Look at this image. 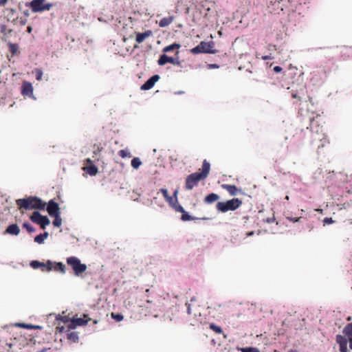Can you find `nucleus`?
Masks as SVG:
<instances>
[{"mask_svg":"<svg viewBox=\"0 0 352 352\" xmlns=\"http://www.w3.org/2000/svg\"><path fill=\"white\" fill-rule=\"evenodd\" d=\"M210 170V163L206 160H204L201 173L196 172L187 176L185 183L186 189L190 190L195 186H197L199 181L204 180L208 177Z\"/></svg>","mask_w":352,"mask_h":352,"instance_id":"nucleus-1","label":"nucleus"},{"mask_svg":"<svg viewBox=\"0 0 352 352\" xmlns=\"http://www.w3.org/2000/svg\"><path fill=\"white\" fill-rule=\"evenodd\" d=\"M16 204L20 210H44L46 204L40 198L37 197L30 196L28 198L19 199L16 201Z\"/></svg>","mask_w":352,"mask_h":352,"instance_id":"nucleus-2","label":"nucleus"},{"mask_svg":"<svg viewBox=\"0 0 352 352\" xmlns=\"http://www.w3.org/2000/svg\"><path fill=\"white\" fill-rule=\"evenodd\" d=\"M320 122L321 118L320 116L310 120L309 128L311 131L312 143L322 142L326 139V134L324 132L323 126L320 125Z\"/></svg>","mask_w":352,"mask_h":352,"instance_id":"nucleus-3","label":"nucleus"},{"mask_svg":"<svg viewBox=\"0 0 352 352\" xmlns=\"http://www.w3.org/2000/svg\"><path fill=\"white\" fill-rule=\"evenodd\" d=\"M343 333L344 336L337 335L336 342L340 346V352H348V342L349 343V348L352 350V323H349L344 327Z\"/></svg>","mask_w":352,"mask_h":352,"instance_id":"nucleus-4","label":"nucleus"},{"mask_svg":"<svg viewBox=\"0 0 352 352\" xmlns=\"http://www.w3.org/2000/svg\"><path fill=\"white\" fill-rule=\"evenodd\" d=\"M91 320L88 316L84 314V318H72L69 324L67 326H58L56 330L59 333H63V331H69L72 329H75L77 326H84L87 324L89 321Z\"/></svg>","mask_w":352,"mask_h":352,"instance_id":"nucleus-5","label":"nucleus"},{"mask_svg":"<svg viewBox=\"0 0 352 352\" xmlns=\"http://www.w3.org/2000/svg\"><path fill=\"white\" fill-rule=\"evenodd\" d=\"M242 204V201L239 198H233L226 201H220L217 204L216 208L218 211L227 212L230 210L238 209Z\"/></svg>","mask_w":352,"mask_h":352,"instance_id":"nucleus-6","label":"nucleus"},{"mask_svg":"<svg viewBox=\"0 0 352 352\" xmlns=\"http://www.w3.org/2000/svg\"><path fill=\"white\" fill-rule=\"evenodd\" d=\"M67 264L71 266L76 276H79L86 271L87 265L80 263V261L75 256H70L67 258Z\"/></svg>","mask_w":352,"mask_h":352,"instance_id":"nucleus-7","label":"nucleus"},{"mask_svg":"<svg viewBox=\"0 0 352 352\" xmlns=\"http://www.w3.org/2000/svg\"><path fill=\"white\" fill-rule=\"evenodd\" d=\"M46 0H32L30 3V7L33 12H41L45 10H50L52 3H44Z\"/></svg>","mask_w":352,"mask_h":352,"instance_id":"nucleus-8","label":"nucleus"},{"mask_svg":"<svg viewBox=\"0 0 352 352\" xmlns=\"http://www.w3.org/2000/svg\"><path fill=\"white\" fill-rule=\"evenodd\" d=\"M30 220L41 226L42 229H45L47 226L50 223V219L46 216L42 215L39 212L35 211L30 216Z\"/></svg>","mask_w":352,"mask_h":352,"instance_id":"nucleus-9","label":"nucleus"},{"mask_svg":"<svg viewBox=\"0 0 352 352\" xmlns=\"http://www.w3.org/2000/svg\"><path fill=\"white\" fill-rule=\"evenodd\" d=\"M30 266L34 269H38L39 267L42 268V271L43 272H50L52 270L53 262L51 261H47L45 263H41L38 261H32L30 263Z\"/></svg>","mask_w":352,"mask_h":352,"instance_id":"nucleus-10","label":"nucleus"},{"mask_svg":"<svg viewBox=\"0 0 352 352\" xmlns=\"http://www.w3.org/2000/svg\"><path fill=\"white\" fill-rule=\"evenodd\" d=\"M214 46V43L212 41H210V42L201 41L200 43V47H201L202 53L216 54L217 52V50H213Z\"/></svg>","mask_w":352,"mask_h":352,"instance_id":"nucleus-11","label":"nucleus"},{"mask_svg":"<svg viewBox=\"0 0 352 352\" xmlns=\"http://www.w3.org/2000/svg\"><path fill=\"white\" fill-rule=\"evenodd\" d=\"M47 211L51 217L56 215V214H60L58 204L52 199L47 204Z\"/></svg>","mask_w":352,"mask_h":352,"instance_id":"nucleus-12","label":"nucleus"},{"mask_svg":"<svg viewBox=\"0 0 352 352\" xmlns=\"http://www.w3.org/2000/svg\"><path fill=\"white\" fill-rule=\"evenodd\" d=\"M157 62H158V64L160 65H164L167 63H172L174 65L179 64V62L178 60H175L172 57H168L166 54L162 55Z\"/></svg>","mask_w":352,"mask_h":352,"instance_id":"nucleus-13","label":"nucleus"},{"mask_svg":"<svg viewBox=\"0 0 352 352\" xmlns=\"http://www.w3.org/2000/svg\"><path fill=\"white\" fill-rule=\"evenodd\" d=\"M21 94L23 96H30L33 94V87L30 82H23L21 87Z\"/></svg>","mask_w":352,"mask_h":352,"instance_id":"nucleus-14","label":"nucleus"},{"mask_svg":"<svg viewBox=\"0 0 352 352\" xmlns=\"http://www.w3.org/2000/svg\"><path fill=\"white\" fill-rule=\"evenodd\" d=\"M19 232H20L19 227L16 224L13 223L7 227V228L6 229V230L4 232V234H8L16 236L19 234Z\"/></svg>","mask_w":352,"mask_h":352,"instance_id":"nucleus-15","label":"nucleus"},{"mask_svg":"<svg viewBox=\"0 0 352 352\" xmlns=\"http://www.w3.org/2000/svg\"><path fill=\"white\" fill-rule=\"evenodd\" d=\"M221 187L223 189L226 190L232 196L236 195L237 192L239 191V190L235 185L224 184L221 185Z\"/></svg>","mask_w":352,"mask_h":352,"instance_id":"nucleus-16","label":"nucleus"},{"mask_svg":"<svg viewBox=\"0 0 352 352\" xmlns=\"http://www.w3.org/2000/svg\"><path fill=\"white\" fill-rule=\"evenodd\" d=\"M8 46L9 47V51L12 54V56L19 55L20 52L19 51V45L16 43H12L11 42L8 43Z\"/></svg>","mask_w":352,"mask_h":352,"instance_id":"nucleus-17","label":"nucleus"},{"mask_svg":"<svg viewBox=\"0 0 352 352\" xmlns=\"http://www.w3.org/2000/svg\"><path fill=\"white\" fill-rule=\"evenodd\" d=\"M219 199V196L215 193H210L204 198V202L206 204H212Z\"/></svg>","mask_w":352,"mask_h":352,"instance_id":"nucleus-18","label":"nucleus"},{"mask_svg":"<svg viewBox=\"0 0 352 352\" xmlns=\"http://www.w3.org/2000/svg\"><path fill=\"white\" fill-rule=\"evenodd\" d=\"M154 86V76H152L150 77V78L144 83L143 84L140 89L143 91L148 90L151 89Z\"/></svg>","mask_w":352,"mask_h":352,"instance_id":"nucleus-19","label":"nucleus"},{"mask_svg":"<svg viewBox=\"0 0 352 352\" xmlns=\"http://www.w3.org/2000/svg\"><path fill=\"white\" fill-rule=\"evenodd\" d=\"M67 333V338L68 340H69L71 342H78V335L77 332L75 331H65Z\"/></svg>","mask_w":352,"mask_h":352,"instance_id":"nucleus-20","label":"nucleus"},{"mask_svg":"<svg viewBox=\"0 0 352 352\" xmlns=\"http://www.w3.org/2000/svg\"><path fill=\"white\" fill-rule=\"evenodd\" d=\"M83 170L90 175H96L98 173V168L94 164L88 165L84 167Z\"/></svg>","mask_w":352,"mask_h":352,"instance_id":"nucleus-21","label":"nucleus"},{"mask_svg":"<svg viewBox=\"0 0 352 352\" xmlns=\"http://www.w3.org/2000/svg\"><path fill=\"white\" fill-rule=\"evenodd\" d=\"M151 32L150 31H148V32H145L143 33L137 34L136 38H135L136 42L138 43L143 42L146 39V38H147L148 36H149L151 35Z\"/></svg>","mask_w":352,"mask_h":352,"instance_id":"nucleus-22","label":"nucleus"},{"mask_svg":"<svg viewBox=\"0 0 352 352\" xmlns=\"http://www.w3.org/2000/svg\"><path fill=\"white\" fill-rule=\"evenodd\" d=\"M52 270L56 272H65V265L63 263H53Z\"/></svg>","mask_w":352,"mask_h":352,"instance_id":"nucleus-23","label":"nucleus"},{"mask_svg":"<svg viewBox=\"0 0 352 352\" xmlns=\"http://www.w3.org/2000/svg\"><path fill=\"white\" fill-rule=\"evenodd\" d=\"M149 197H146V195L143 194L141 195V199L143 202V204L146 206H151L153 203V199H154V197L153 195H148Z\"/></svg>","mask_w":352,"mask_h":352,"instance_id":"nucleus-24","label":"nucleus"},{"mask_svg":"<svg viewBox=\"0 0 352 352\" xmlns=\"http://www.w3.org/2000/svg\"><path fill=\"white\" fill-rule=\"evenodd\" d=\"M48 236V233L45 232L43 234H40L34 238V241L37 243L41 244L44 242V240Z\"/></svg>","mask_w":352,"mask_h":352,"instance_id":"nucleus-25","label":"nucleus"},{"mask_svg":"<svg viewBox=\"0 0 352 352\" xmlns=\"http://www.w3.org/2000/svg\"><path fill=\"white\" fill-rule=\"evenodd\" d=\"M173 16H170L168 18H163L159 23L160 27H166L169 24H170L173 20Z\"/></svg>","mask_w":352,"mask_h":352,"instance_id":"nucleus-26","label":"nucleus"},{"mask_svg":"<svg viewBox=\"0 0 352 352\" xmlns=\"http://www.w3.org/2000/svg\"><path fill=\"white\" fill-rule=\"evenodd\" d=\"M57 320H60L64 323L63 326H67L72 320V318L69 316H61L58 315L56 318Z\"/></svg>","mask_w":352,"mask_h":352,"instance_id":"nucleus-27","label":"nucleus"},{"mask_svg":"<svg viewBox=\"0 0 352 352\" xmlns=\"http://www.w3.org/2000/svg\"><path fill=\"white\" fill-rule=\"evenodd\" d=\"M60 214H56V215L52 216L53 217H54V219L52 223L55 227L59 228L62 225V219H61Z\"/></svg>","mask_w":352,"mask_h":352,"instance_id":"nucleus-28","label":"nucleus"},{"mask_svg":"<svg viewBox=\"0 0 352 352\" xmlns=\"http://www.w3.org/2000/svg\"><path fill=\"white\" fill-rule=\"evenodd\" d=\"M103 150V147L101 146L100 144H95L93 146V153L94 155L97 156L99 155L100 152Z\"/></svg>","mask_w":352,"mask_h":352,"instance_id":"nucleus-29","label":"nucleus"},{"mask_svg":"<svg viewBox=\"0 0 352 352\" xmlns=\"http://www.w3.org/2000/svg\"><path fill=\"white\" fill-rule=\"evenodd\" d=\"M180 47V45L177 43H173L172 45H170L168 46H166L164 48L163 51L164 52H168L170 51H173L176 49H179Z\"/></svg>","mask_w":352,"mask_h":352,"instance_id":"nucleus-30","label":"nucleus"},{"mask_svg":"<svg viewBox=\"0 0 352 352\" xmlns=\"http://www.w3.org/2000/svg\"><path fill=\"white\" fill-rule=\"evenodd\" d=\"M177 191L175 190V192H174L173 196H170L167 199H166L168 202V204H170V206L171 207L177 201Z\"/></svg>","mask_w":352,"mask_h":352,"instance_id":"nucleus-31","label":"nucleus"},{"mask_svg":"<svg viewBox=\"0 0 352 352\" xmlns=\"http://www.w3.org/2000/svg\"><path fill=\"white\" fill-rule=\"evenodd\" d=\"M118 155L122 158L131 157V156H132L131 153L128 150H126V149L119 151Z\"/></svg>","mask_w":352,"mask_h":352,"instance_id":"nucleus-32","label":"nucleus"},{"mask_svg":"<svg viewBox=\"0 0 352 352\" xmlns=\"http://www.w3.org/2000/svg\"><path fill=\"white\" fill-rule=\"evenodd\" d=\"M141 161L140 160V159L138 157H134L132 160H131V166L133 168L135 169H137L140 167V166L141 165Z\"/></svg>","mask_w":352,"mask_h":352,"instance_id":"nucleus-33","label":"nucleus"},{"mask_svg":"<svg viewBox=\"0 0 352 352\" xmlns=\"http://www.w3.org/2000/svg\"><path fill=\"white\" fill-rule=\"evenodd\" d=\"M210 329L211 330H212L213 331H214L215 333H219V334H221L223 333L222 329L220 327L217 326L214 323H211L210 324Z\"/></svg>","mask_w":352,"mask_h":352,"instance_id":"nucleus-34","label":"nucleus"},{"mask_svg":"<svg viewBox=\"0 0 352 352\" xmlns=\"http://www.w3.org/2000/svg\"><path fill=\"white\" fill-rule=\"evenodd\" d=\"M239 350L241 351V352H260V351L257 348L252 346L241 348L239 349Z\"/></svg>","mask_w":352,"mask_h":352,"instance_id":"nucleus-35","label":"nucleus"},{"mask_svg":"<svg viewBox=\"0 0 352 352\" xmlns=\"http://www.w3.org/2000/svg\"><path fill=\"white\" fill-rule=\"evenodd\" d=\"M111 316L113 319L116 320L117 322H120L124 319V316L120 314H116L112 312Z\"/></svg>","mask_w":352,"mask_h":352,"instance_id":"nucleus-36","label":"nucleus"},{"mask_svg":"<svg viewBox=\"0 0 352 352\" xmlns=\"http://www.w3.org/2000/svg\"><path fill=\"white\" fill-rule=\"evenodd\" d=\"M172 208L177 212H184V208L178 203V201L174 204Z\"/></svg>","mask_w":352,"mask_h":352,"instance_id":"nucleus-37","label":"nucleus"},{"mask_svg":"<svg viewBox=\"0 0 352 352\" xmlns=\"http://www.w3.org/2000/svg\"><path fill=\"white\" fill-rule=\"evenodd\" d=\"M16 326L23 327L27 329H32L35 328H38V327H34L32 324H25V323H16Z\"/></svg>","mask_w":352,"mask_h":352,"instance_id":"nucleus-38","label":"nucleus"},{"mask_svg":"<svg viewBox=\"0 0 352 352\" xmlns=\"http://www.w3.org/2000/svg\"><path fill=\"white\" fill-rule=\"evenodd\" d=\"M182 220L183 221H190V220H194L195 219V217H191L190 215H189L185 210H184V212H182Z\"/></svg>","mask_w":352,"mask_h":352,"instance_id":"nucleus-39","label":"nucleus"},{"mask_svg":"<svg viewBox=\"0 0 352 352\" xmlns=\"http://www.w3.org/2000/svg\"><path fill=\"white\" fill-rule=\"evenodd\" d=\"M190 52L193 54H198L202 53L201 47H200V43L197 46L192 48L190 50Z\"/></svg>","mask_w":352,"mask_h":352,"instance_id":"nucleus-40","label":"nucleus"},{"mask_svg":"<svg viewBox=\"0 0 352 352\" xmlns=\"http://www.w3.org/2000/svg\"><path fill=\"white\" fill-rule=\"evenodd\" d=\"M23 228H25L27 231L30 233L35 232L34 228H33L30 224L28 223H24L23 225Z\"/></svg>","mask_w":352,"mask_h":352,"instance_id":"nucleus-41","label":"nucleus"},{"mask_svg":"<svg viewBox=\"0 0 352 352\" xmlns=\"http://www.w3.org/2000/svg\"><path fill=\"white\" fill-rule=\"evenodd\" d=\"M35 74H36V78L37 80H41L42 76H43V72L41 69H35Z\"/></svg>","mask_w":352,"mask_h":352,"instance_id":"nucleus-42","label":"nucleus"},{"mask_svg":"<svg viewBox=\"0 0 352 352\" xmlns=\"http://www.w3.org/2000/svg\"><path fill=\"white\" fill-rule=\"evenodd\" d=\"M324 225L331 224L334 223V221L331 217H325L323 220Z\"/></svg>","mask_w":352,"mask_h":352,"instance_id":"nucleus-43","label":"nucleus"},{"mask_svg":"<svg viewBox=\"0 0 352 352\" xmlns=\"http://www.w3.org/2000/svg\"><path fill=\"white\" fill-rule=\"evenodd\" d=\"M161 192H162L166 199H167L170 197L168 196V190L166 189H161Z\"/></svg>","mask_w":352,"mask_h":352,"instance_id":"nucleus-44","label":"nucleus"},{"mask_svg":"<svg viewBox=\"0 0 352 352\" xmlns=\"http://www.w3.org/2000/svg\"><path fill=\"white\" fill-rule=\"evenodd\" d=\"M273 70L276 72V73H279L280 72H282L283 69L280 66H275L273 69Z\"/></svg>","mask_w":352,"mask_h":352,"instance_id":"nucleus-45","label":"nucleus"},{"mask_svg":"<svg viewBox=\"0 0 352 352\" xmlns=\"http://www.w3.org/2000/svg\"><path fill=\"white\" fill-rule=\"evenodd\" d=\"M261 58H262L263 60H266L272 59V56H271V55H266V56H263L261 57Z\"/></svg>","mask_w":352,"mask_h":352,"instance_id":"nucleus-46","label":"nucleus"},{"mask_svg":"<svg viewBox=\"0 0 352 352\" xmlns=\"http://www.w3.org/2000/svg\"><path fill=\"white\" fill-rule=\"evenodd\" d=\"M8 2V0H0V6H4Z\"/></svg>","mask_w":352,"mask_h":352,"instance_id":"nucleus-47","label":"nucleus"},{"mask_svg":"<svg viewBox=\"0 0 352 352\" xmlns=\"http://www.w3.org/2000/svg\"><path fill=\"white\" fill-rule=\"evenodd\" d=\"M186 305L187 307V312L188 314H191V310H190V305L189 303H186Z\"/></svg>","mask_w":352,"mask_h":352,"instance_id":"nucleus-48","label":"nucleus"},{"mask_svg":"<svg viewBox=\"0 0 352 352\" xmlns=\"http://www.w3.org/2000/svg\"><path fill=\"white\" fill-rule=\"evenodd\" d=\"M274 221H275V218H274V216H273L272 218H268V219H267V220H266V221H267V223H272V222H274Z\"/></svg>","mask_w":352,"mask_h":352,"instance_id":"nucleus-49","label":"nucleus"},{"mask_svg":"<svg viewBox=\"0 0 352 352\" xmlns=\"http://www.w3.org/2000/svg\"><path fill=\"white\" fill-rule=\"evenodd\" d=\"M86 163L88 164V165H91V164H93V162L91 161V159L89 158H87L86 160H85Z\"/></svg>","mask_w":352,"mask_h":352,"instance_id":"nucleus-50","label":"nucleus"},{"mask_svg":"<svg viewBox=\"0 0 352 352\" xmlns=\"http://www.w3.org/2000/svg\"><path fill=\"white\" fill-rule=\"evenodd\" d=\"M26 22H27V19H21V20H20V23H21V25H24L26 23Z\"/></svg>","mask_w":352,"mask_h":352,"instance_id":"nucleus-51","label":"nucleus"},{"mask_svg":"<svg viewBox=\"0 0 352 352\" xmlns=\"http://www.w3.org/2000/svg\"><path fill=\"white\" fill-rule=\"evenodd\" d=\"M300 217V218H289V219L294 222H297V221H299Z\"/></svg>","mask_w":352,"mask_h":352,"instance_id":"nucleus-52","label":"nucleus"},{"mask_svg":"<svg viewBox=\"0 0 352 352\" xmlns=\"http://www.w3.org/2000/svg\"><path fill=\"white\" fill-rule=\"evenodd\" d=\"M292 97L294 98H298V100H300V98L297 95V94H292Z\"/></svg>","mask_w":352,"mask_h":352,"instance_id":"nucleus-53","label":"nucleus"},{"mask_svg":"<svg viewBox=\"0 0 352 352\" xmlns=\"http://www.w3.org/2000/svg\"><path fill=\"white\" fill-rule=\"evenodd\" d=\"M254 232L253 231H251V232H248L246 233V236H252L254 235Z\"/></svg>","mask_w":352,"mask_h":352,"instance_id":"nucleus-54","label":"nucleus"},{"mask_svg":"<svg viewBox=\"0 0 352 352\" xmlns=\"http://www.w3.org/2000/svg\"><path fill=\"white\" fill-rule=\"evenodd\" d=\"M32 28L31 26H28V27L27 28V32H28V33H31V32H32Z\"/></svg>","mask_w":352,"mask_h":352,"instance_id":"nucleus-55","label":"nucleus"},{"mask_svg":"<svg viewBox=\"0 0 352 352\" xmlns=\"http://www.w3.org/2000/svg\"><path fill=\"white\" fill-rule=\"evenodd\" d=\"M289 69H294V70H295V71H296V70H297V68H296V67H292V65H290V66H289Z\"/></svg>","mask_w":352,"mask_h":352,"instance_id":"nucleus-56","label":"nucleus"},{"mask_svg":"<svg viewBox=\"0 0 352 352\" xmlns=\"http://www.w3.org/2000/svg\"><path fill=\"white\" fill-rule=\"evenodd\" d=\"M210 66H211L212 67H213V68H218V67H219V66H218L217 65H216V64L211 65Z\"/></svg>","mask_w":352,"mask_h":352,"instance_id":"nucleus-57","label":"nucleus"},{"mask_svg":"<svg viewBox=\"0 0 352 352\" xmlns=\"http://www.w3.org/2000/svg\"><path fill=\"white\" fill-rule=\"evenodd\" d=\"M160 77L158 75L155 74V82L159 80Z\"/></svg>","mask_w":352,"mask_h":352,"instance_id":"nucleus-58","label":"nucleus"},{"mask_svg":"<svg viewBox=\"0 0 352 352\" xmlns=\"http://www.w3.org/2000/svg\"><path fill=\"white\" fill-rule=\"evenodd\" d=\"M9 10L12 12V13H14L15 12L14 9L13 8H10L9 9Z\"/></svg>","mask_w":352,"mask_h":352,"instance_id":"nucleus-59","label":"nucleus"},{"mask_svg":"<svg viewBox=\"0 0 352 352\" xmlns=\"http://www.w3.org/2000/svg\"><path fill=\"white\" fill-rule=\"evenodd\" d=\"M94 324H97V323H98V320H94Z\"/></svg>","mask_w":352,"mask_h":352,"instance_id":"nucleus-60","label":"nucleus"},{"mask_svg":"<svg viewBox=\"0 0 352 352\" xmlns=\"http://www.w3.org/2000/svg\"><path fill=\"white\" fill-rule=\"evenodd\" d=\"M351 318L349 316L348 318H347V320H351Z\"/></svg>","mask_w":352,"mask_h":352,"instance_id":"nucleus-61","label":"nucleus"},{"mask_svg":"<svg viewBox=\"0 0 352 352\" xmlns=\"http://www.w3.org/2000/svg\"><path fill=\"white\" fill-rule=\"evenodd\" d=\"M25 14L26 16H28V12H25Z\"/></svg>","mask_w":352,"mask_h":352,"instance_id":"nucleus-62","label":"nucleus"}]
</instances>
